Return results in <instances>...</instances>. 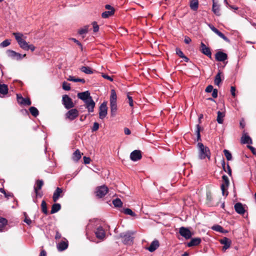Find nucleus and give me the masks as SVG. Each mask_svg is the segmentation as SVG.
<instances>
[{
	"label": "nucleus",
	"mask_w": 256,
	"mask_h": 256,
	"mask_svg": "<svg viewBox=\"0 0 256 256\" xmlns=\"http://www.w3.org/2000/svg\"><path fill=\"white\" fill-rule=\"evenodd\" d=\"M78 98L84 102L89 100L90 98H92V96L89 91L87 90L78 93Z\"/></svg>",
	"instance_id": "obj_17"
},
{
	"label": "nucleus",
	"mask_w": 256,
	"mask_h": 256,
	"mask_svg": "<svg viewBox=\"0 0 256 256\" xmlns=\"http://www.w3.org/2000/svg\"><path fill=\"white\" fill-rule=\"evenodd\" d=\"M102 76L104 78L106 79V80H110V82L113 81V78H112V77H111V76H108V75H106V74H102Z\"/></svg>",
	"instance_id": "obj_55"
},
{
	"label": "nucleus",
	"mask_w": 256,
	"mask_h": 256,
	"mask_svg": "<svg viewBox=\"0 0 256 256\" xmlns=\"http://www.w3.org/2000/svg\"><path fill=\"white\" fill-rule=\"evenodd\" d=\"M12 34L14 36L15 38L20 47L21 48L24 49L28 43L26 40L27 38L26 36H24L21 32H14Z\"/></svg>",
	"instance_id": "obj_2"
},
{
	"label": "nucleus",
	"mask_w": 256,
	"mask_h": 256,
	"mask_svg": "<svg viewBox=\"0 0 256 256\" xmlns=\"http://www.w3.org/2000/svg\"><path fill=\"white\" fill-rule=\"evenodd\" d=\"M81 158V153L78 150H76L73 154V160L78 161Z\"/></svg>",
	"instance_id": "obj_38"
},
{
	"label": "nucleus",
	"mask_w": 256,
	"mask_h": 256,
	"mask_svg": "<svg viewBox=\"0 0 256 256\" xmlns=\"http://www.w3.org/2000/svg\"><path fill=\"white\" fill-rule=\"evenodd\" d=\"M176 53L180 58H184L185 62H188V58L184 55V53L180 49L176 48Z\"/></svg>",
	"instance_id": "obj_37"
},
{
	"label": "nucleus",
	"mask_w": 256,
	"mask_h": 256,
	"mask_svg": "<svg viewBox=\"0 0 256 256\" xmlns=\"http://www.w3.org/2000/svg\"><path fill=\"white\" fill-rule=\"evenodd\" d=\"M8 92V88L5 84H0V96H4Z\"/></svg>",
	"instance_id": "obj_28"
},
{
	"label": "nucleus",
	"mask_w": 256,
	"mask_h": 256,
	"mask_svg": "<svg viewBox=\"0 0 256 256\" xmlns=\"http://www.w3.org/2000/svg\"><path fill=\"white\" fill-rule=\"evenodd\" d=\"M10 44V40H6L3 41L0 44V46L4 48L8 46Z\"/></svg>",
	"instance_id": "obj_48"
},
{
	"label": "nucleus",
	"mask_w": 256,
	"mask_h": 256,
	"mask_svg": "<svg viewBox=\"0 0 256 256\" xmlns=\"http://www.w3.org/2000/svg\"><path fill=\"white\" fill-rule=\"evenodd\" d=\"M198 156L200 160H204L208 158V160L210 158V152L209 148L203 144L201 142L198 144Z\"/></svg>",
	"instance_id": "obj_1"
},
{
	"label": "nucleus",
	"mask_w": 256,
	"mask_h": 256,
	"mask_svg": "<svg viewBox=\"0 0 256 256\" xmlns=\"http://www.w3.org/2000/svg\"><path fill=\"white\" fill-rule=\"evenodd\" d=\"M41 206H42V212L44 214H46L48 212L47 208H46V204L44 200L42 201V204H41Z\"/></svg>",
	"instance_id": "obj_47"
},
{
	"label": "nucleus",
	"mask_w": 256,
	"mask_h": 256,
	"mask_svg": "<svg viewBox=\"0 0 256 256\" xmlns=\"http://www.w3.org/2000/svg\"><path fill=\"white\" fill-rule=\"evenodd\" d=\"M124 134L126 135H128L130 134V130L128 128H124Z\"/></svg>",
	"instance_id": "obj_63"
},
{
	"label": "nucleus",
	"mask_w": 256,
	"mask_h": 256,
	"mask_svg": "<svg viewBox=\"0 0 256 256\" xmlns=\"http://www.w3.org/2000/svg\"><path fill=\"white\" fill-rule=\"evenodd\" d=\"M62 88L66 90H69L70 89V84L64 82L62 83Z\"/></svg>",
	"instance_id": "obj_49"
},
{
	"label": "nucleus",
	"mask_w": 256,
	"mask_h": 256,
	"mask_svg": "<svg viewBox=\"0 0 256 256\" xmlns=\"http://www.w3.org/2000/svg\"><path fill=\"white\" fill-rule=\"evenodd\" d=\"M108 192V188L105 186H102L98 187L96 190V195L99 198H101L104 196Z\"/></svg>",
	"instance_id": "obj_8"
},
{
	"label": "nucleus",
	"mask_w": 256,
	"mask_h": 256,
	"mask_svg": "<svg viewBox=\"0 0 256 256\" xmlns=\"http://www.w3.org/2000/svg\"><path fill=\"white\" fill-rule=\"evenodd\" d=\"M46 253L44 250H42L39 256H46Z\"/></svg>",
	"instance_id": "obj_64"
},
{
	"label": "nucleus",
	"mask_w": 256,
	"mask_h": 256,
	"mask_svg": "<svg viewBox=\"0 0 256 256\" xmlns=\"http://www.w3.org/2000/svg\"><path fill=\"white\" fill-rule=\"evenodd\" d=\"M68 240L62 241L57 244V248L58 251L62 252L66 250L68 247Z\"/></svg>",
	"instance_id": "obj_23"
},
{
	"label": "nucleus",
	"mask_w": 256,
	"mask_h": 256,
	"mask_svg": "<svg viewBox=\"0 0 256 256\" xmlns=\"http://www.w3.org/2000/svg\"><path fill=\"white\" fill-rule=\"evenodd\" d=\"M78 110L71 109L66 114V118L70 120H73L78 116Z\"/></svg>",
	"instance_id": "obj_6"
},
{
	"label": "nucleus",
	"mask_w": 256,
	"mask_h": 256,
	"mask_svg": "<svg viewBox=\"0 0 256 256\" xmlns=\"http://www.w3.org/2000/svg\"><path fill=\"white\" fill-rule=\"evenodd\" d=\"M134 232H127L121 234L120 238L122 239V242L126 244H131L132 243L134 238L132 235Z\"/></svg>",
	"instance_id": "obj_4"
},
{
	"label": "nucleus",
	"mask_w": 256,
	"mask_h": 256,
	"mask_svg": "<svg viewBox=\"0 0 256 256\" xmlns=\"http://www.w3.org/2000/svg\"><path fill=\"white\" fill-rule=\"evenodd\" d=\"M80 70L86 74H92L94 72L93 70L88 66H82Z\"/></svg>",
	"instance_id": "obj_34"
},
{
	"label": "nucleus",
	"mask_w": 256,
	"mask_h": 256,
	"mask_svg": "<svg viewBox=\"0 0 256 256\" xmlns=\"http://www.w3.org/2000/svg\"><path fill=\"white\" fill-rule=\"evenodd\" d=\"M60 208L61 206L60 204H54L52 206L50 213L54 214L60 210Z\"/></svg>",
	"instance_id": "obj_33"
},
{
	"label": "nucleus",
	"mask_w": 256,
	"mask_h": 256,
	"mask_svg": "<svg viewBox=\"0 0 256 256\" xmlns=\"http://www.w3.org/2000/svg\"><path fill=\"white\" fill-rule=\"evenodd\" d=\"M222 166L224 170L230 176L232 175V170L229 164H228L226 166L225 162L223 160L222 162Z\"/></svg>",
	"instance_id": "obj_35"
},
{
	"label": "nucleus",
	"mask_w": 256,
	"mask_h": 256,
	"mask_svg": "<svg viewBox=\"0 0 256 256\" xmlns=\"http://www.w3.org/2000/svg\"><path fill=\"white\" fill-rule=\"evenodd\" d=\"M88 26H85L83 28H80L78 30V33L80 34H86L88 32Z\"/></svg>",
	"instance_id": "obj_46"
},
{
	"label": "nucleus",
	"mask_w": 256,
	"mask_h": 256,
	"mask_svg": "<svg viewBox=\"0 0 256 256\" xmlns=\"http://www.w3.org/2000/svg\"><path fill=\"white\" fill-rule=\"evenodd\" d=\"M179 232L182 236L186 240L190 238L192 235L191 232L188 228L184 227H181L180 228Z\"/></svg>",
	"instance_id": "obj_14"
},
{
	"label": "nucleus",
	"mask_w": 256,
	"mask_h": 256,
	"mask_svg": "<svg viewBox=\"0 0 256 256\" xmlns=\"http://www.w3.org/2000/svg\"><path fill=\"white\" fill-rule=\"evenodd\" d=\"M98 128H99V124L98 122H94L93 127L92 128V132L96 131L98 129Z\"/></svg>",
	"instance_id": "obj_53"
},
{
	"label": "nucleus",
	"mask_w": 256,
	"mask_h": 256,
	"mask_svg": "<svg viewBox=\"0 0 256 256\" xmlns=\"http://www.w3.org/2000/svg\"><path fill=\"white\" fill-rule=\"evenodd\" d=\"M235 92H236V88H235V87L231 86V88H230L231 94L234 97L236 96Z\"/></svg>",
	"instance_id": "obj_60"
},
{
	"label": "nucleus",
	"mask_w": 256,
	"mask_h": 256,
	"mask_svg": "<svg viewBox=\"0 0 256 256\" xmlns=\"http://www.w3.org/2000/svg\"><path fill=\"white\" fill-rule=\"evenodd\" d=\"M208 26L212 32H214L215 34H218L220 38H222L226 42H230L229 40L222 32H221L217 28H216L214 26L210 24H209Z\"/></svg>",
	"instance_id": "obj_16"
},
{
	"label": "nucleus",
	"mask_w": 256,
	"mask_h": 256,
	"mask_svg": "<svg viewBox=\"0 0 256 256\" xmlns=\"http://www.w3.org/2000/svg\"><path fill=\"white\" fill-rule=\"evenodd\" d=\"M7 54L9 57L16 60H21L22 58L26 56V54L22 56L21 54L16 52L12 50H8L7 51Z\"/></svg>",
	"instance_id": "obj_11"
},
{
	"label": "nucleus",
	"mask_w": 256,
	"mask_h": 256,
	"mask_svg": "<svg viewBox=\"0 0 256 256\" xmlns=\"http://www.w3.org/2000/svg\"><path fill=\"white\" fill-rule=\"evenodd\" d=\"M108 107L106 102H102L99 108V118L100 119H104L107 115Z\"/></svg>",
	"instance_id": "obj_7"
},
{
	"label": "nucleus",
	"mask_w": 256,
	"mask_h": 256,
	"mask_svg": "<svg viewBox=\"0 0 256 256\" xmlns=\"http://www.w3.org/2000/svg\"><path fill=\"white\" fill-rule=\"evenodd\" d=\"M142 158V153L140 150H134L130 154V158L134 162L140 160Z\"/></svg>",
	"instance_id": "obj_15"
},
{
	"label": "nucleus",
	"mask_w": 256,
	"mask_h": 256,
	"mask_svg": "<svg viewBox=\"0 0 256 256\" xmlns=\"http://www.w3.org/2000/svg\"><path fill=\"white\" fill-rule=\"evenodd\" d=\"M220 243L222 244H224L223 249L226 250L230 248L231 244V241L229 238H224L220 240Z\"/></svg>",
	"instance_id": "obj_26"
},
{
	"label": "nucleus",
	"mask_w": 256,
	"mask_h": 256,
	"mask_svg": "<svg viewBox=\"0 0 256 256\" xmlns=\"http://www.w3.org/2000/svg\"><path fill=\"white\" fill-rule=\"evenodd\" d=\"M86 105V108L88 109L89 112H94V108L96 106L95 102L92 98H90L89 100L84 102Z\"/></svg>",
	"instance_id": "obj_12"
},
{
	"label": "nucleus",
	"mask_w": 256,
	"mask_h": 256,
	"mask_svg": "<svg viewBox=\"0 0 256 256\" xmlns=\"http://www.w3.org/2000/svg\"><path fill=\"white\" fill-rule=\"evenodd\" d=\"M116 94L114 90H111V94L110 96V104L116 103Z\"/></svg>",
	"instance_id": "obj_31"
},
{
	"label": "nucleus",
	"mask_w": 256,
	"mask_h": 256,
	"mask_svg": "<svg viewBox=\"0 0 256 256\" xmlns=\"http://www.w3.org/2000/svg\"><path fill=\"white\" fill-rule=\"evenodd\" d=\"M212 229L214 230H216L218 232H221L222 230V228L220 226L217 225V226H214L212 227Z\"/></svg>",
	"instance_id": "obj_54"
},
{
	"label": "nucleus",
	"mask_w": 256,
	"mask_h": 256,
	"mask_svg": "<svg viewBox=\"0 0 256 256\" xmlns=\"http://www.w3.org/2000/svg\"><path fill=\"white\" fill-rule=\"evenodd\" d=\"M222 182L220 186L222 194L224 196H227L228 193V188L229 186V180L228 176L226 175H224L222 176Z\"/></svg>",
	"instance_id": "obj_3"
},
{
	"label": "nucleus",
	"mask_w": 256,
	"mask_h": 256,
	"mask_svg": "<svg viewBox=\"0 0 256 256\" xmlns=\"http://www.w3.org/2000/svg\"><path fill=\"white\" fill-rule=\"evenodd\" d=\"M24 222L28 225H30L32 223V220L26 217L25 218Z\"/></svg>",
	"instance_id": "obj_62"
},
{
	"label": "nucleus",
	"mask_w": 256,
	"mask_h": 256,
	"mask_svg": "<svg viewBox=\"0 0 256 256\" xmlns=\"http://www.w3.org/2000/svg\"><path fill=\"white\" fill-rule=\"evenodd\" d=\"M127 97L128 100V103H129L130 106L131 107H133L134 103H133V100H132V97L130 96L129 94H128Z\"/></svg>",
	"instance_id": "obj_52"
},
{
	"label": "nucleus",
	"mask_w": 256,
	"mask_h": 256,
	"mask_svg": "<svg viewBox=\"0 0 256 256\" xmlns=\"http://www.w3.org/2000/svg\"><path fill=\"white\" fill-rule=\"evenodd\" d=\"M44 185V182L42 180H36V186H34V190L36 193V197H42V193L39 192L38 190H41L42 186Z\"/></svg>",
	"instance_id": "obj_10"
},
{
	"label": "nucleus",
	"mask_w": 256,
	"mask_h": 256,
	"mask_svg": "<svg viewBox=\"0 0 256 256\" xmlns=\"http://www.w3.org/2000/svg\"><path fill=\"white\" fill-rule=\"evenodd\" d=\"M248 148L250 150L252 151V152L253 154H256V149L253 146H248Z\"/></svg>",
	"instance_id": "obj_61"
},
{
	"label": "nucleus",
	"mask_w": 256,
	"mask_h": 256,
	"mask_svg": "<svg viewBox=\"0 0 256 256\" xmlns=\"http://www.w3.org/2000/svg\"><path fill=\"white\" fill-rule=\"evenodd\" d=\"M221 72L219 71V72L215 76L214 78V84L218 86H219L220 83L222 82L221 80Z\"/></svg>",
	"instance_id": "obj_36"
},
{
	"label": "nucleus",
	"mask_w": 256,
	"mask_h": 256,
	"mask_svg": "<svg viewBox=\"0 0 256 256\" xmlns=\"http://www.w3.org/2000/svg\"><path fill=\"white\" fill-rule=\"evenodd\" d=\"M191 38L190 37L188 36H186L184 37V42L186 44H188L191 42Z\"/></svg>",
	"instance_id": "obj_58"
},
{
	"label": "nucleus",
	"mask_w": 256,
	"mask_h": 256,
	"mask_svg": "<svg viewBox=\"0 0 256 256\" xmlns=\"http://www.w3.org/2000/svg\"><path fill=\"white\" fill-rule=\"evenodd\" d=\"M225 116V112H224L218 111V116L216 120L220 124H222L224 122V118Z\"/></svg>",
	"instance_id": "obj_30"
},
{
	"label": "nucleus",
	"mask_w": 256,
	"mask_h": 256,
	"mask_svg": "<svg viewBox=\"0 0 256 256\" xmlns=\"http://www.w3.org/2000/svg\"><path fill=\"white\" fill-rule=\"evenodd\" d=\"M83 158L85 164H89L91 160L89 157L84 156Z\"/></svg>",
	"instance_id": "obj_57"
},
{
	"label": "nucleus",
	"mask_w": 256,
	"mask_h": 256,
	"mask_svg": "<svg viewBox=\"0 0 256 256\" xmlns=\"http://www.w3.org/2000/svg\"><path fill=\"white\" fill-rule=\"evenodd\" d=\"M212 96L214 98H216L218 96V90L214 89L212 91Z\"/></svg>",
	"instance_id": "obj_59"
},
{
	"label": "nucleus",
	"mask_w": 256,
	"mask_h": 256,
	"mask_svg": "<svg viewBox=\"0 0 256 256\" xmlns=\"http://www.w3.org/2000/svg\"><path fill=\"white\" fill-rule=\"evenodd\" d=\"M201 242V239L200 238H192L190 241L187 244L188 247L196 246L198 245Z\"/></svg>",
	"instance_id": "obj_25"
},
{
	"label": "nucleus",
	"mask_w": 256,
	"mask_h": 256,
	"mask_svg": "<svg viewBox=\"0 0 256 256\" xmlns=\"http://www.w3.org/2000/svg\"><path fill=\"white\" fill-rule=\"evenodd\" d=\"M93 29L94 32H98L99 30V26L96 22H92Z\"/></svg>",
	"instance_id": "obj_51"
},
{
	"label": "nucleus",
	"mask_w": 256,
	"mask_h": 256,
	"mask_svg": "<svg viewBox=\"0 0 256 256\" xmlns=\"http://www.w3.org/2000/svg\"><path fill=\"white\" fill-rule=\"evenodd\" d=\"M110 112L112 116L116 114L117 110V104L116 103L110 104Z\"/></svg>",
	"instance_id": "obj_40"
},
{
	"label": "nucleus",
	"mask_w": 256,
	"mask_h": 256,
	"mask_svg": "<svg viewBox=\"0 0 256 256\" xmlns=\"http://www.w3.org/2000/svg\"><path fill=\"white\" fill-rule=\"evenodd\" d=\"M7 224L8 220L6 218L0 217V232L4 230Z\"/></svg>",
	"instance_id": "obj_29"
},
{
	"label": "nucleus",
	"mask_w": 256,
	"mask_h": 256,
	"mask_svg": "<svg viewBox=\"0 0 256 256\" xmlns=\"http://www.w3.org/2000/svg\"><path fill=\"white\" fill-rule=\"evenodd\" d=\"M96 238L100 240H103L106 236V232L102 226L97 228L95 232Z\"/></svg>",
	"instance_id": "obj_18"
},
{
	"label": "nucleus",
	"mask_w": 256,
	"mask_h": 256,
	"mask_svg": "<svg viewBox=\"0 0 256 256\" xmlns=\"http://www.w3.org/2000/svg\"><path fill=\"white\" fill-rule=\"evenodd\" d=\"M112 204L115 207L120 208L122 206V202L120 198H116L113 200Z\"/></svg>",
	"instance_id": "obj_42"
},
{
	"label": "nucleus",
	"mask_w": 256,
	"mask_h": 256,
	"mask_svg": "<svg viewBox=\"0 0 256 256\" xmlns=\"http://www.w3.org/2000/svg\"><path fill=\"white\" fill-rule=\"evenodd\" d=\"M216 60L218 62H224L228 58L227 54L222 52H218L215 55Z\"/></svg>",
	"instance_id": "obj_19"
},
{
	"label": "nucleus",
	"mask_w": 256,
	"mask_h": 256,
	"mask_svg": "<svg viewBox=\"0 0 256 256\" xmlns=\"http://www.w3.org/2000/svg\"><path fill=\"white\" fill-rule=\"evenodd\" d=\"M196 134L197 136V139L198 140L200 139V126L199 124H197L196 126Z\"/></svg>",
	"instance_id": "obj_50"
},
{
	"label": "nucleus",
	"mask_w": 256,
	"mask_h": 256,
	"mask_svg": "<svg viewBox=\"0 0 256 256\" xmlns=\"http://www.w3.org/2000/svg\"><path fill=\"white\" fill-rule=\"evenodd\" d=\"M106 10H108L102 13V18H108L109 16H112L114 13V9L113 7L109 4H106L105 6Z\"/></svg>",
	"instance_id": "obj_9"
},
{
	"label": "nucleus",
	"mask_w": 256,
	"mask_h": 256,
	"mask_svg": "<svg viewBox=\"0 0 256 256\" xmlns=\"http://www.w3.org/2000/svg\"><path fill=\"white\" fill-rule=\"evenodd\" d=\"M63 196L62 194V190L61 188H60L58 187L56 190L54 191L53 196H52V200L54 202H56L58 200L60 197H62Z\"/></svg>",
	"instance_id": "obj_20"
},
{
	"label": "nucleus",
	"mask_w": 256,
	"mask_h": 256,
	"mask_svg": "<svg viewBox=\"0 0 256 256\" xmlns=\"http://www.w3.org/2000/svg\"><path fill=\"white\" fill-rule=\"evenodd\" d=\"M224 153L228 160H232V155L229 150H224Z\"/></svg>",
	"instance_id": "obj_44"
},
{
	"label": "nucleus",
	"mask_w": 256,
	"mask_h": 256,
	"mask_svg": "<svg viewBox=\"0 0 256 256\" xmlns=\"http://www.w3.org/2000/svg\"><path fill=\"white\" fill-rule=\"evenodd\" d=\"M241 142L244 144H252V140L251 138L246 134H244L242 135L241 138Z\"/></svg>",
	"instance_id": "obj_27"
},
{
	"label": "nucleus",
	"mask_w": 256,
	"mask_h": 256,
	"mask_svg": "<svg viewBox=\"0 0 256 256\" xmlns=\"http://www.w3.org/2000/svg\"><path fill=\"white\" fill-rule=\"evenodd\" d=\"M36 49V47L33 44H28L27 43V44L24 46L23 50H30L32 52H34Z\"/></svg>",
	"instance_id": "obj_45"
},
{
	"label": "nucleus",
	"mask_w": 256,
	"mask_h": 256,
	"mask_svg": "<svg viewBox=\"0 0 256 256\" xmlns=\"http://www.w3.org/2000/svg\"><path fill=\"white\" fill-rule=\"evenodd\" d=\"M30 114L36 117L38 115V109L32 106L29 109Z\"/></svg>",
	"instance_id": "obj_43"
},
{
	"label": "nucleus",
	"mask_w": 256,
	"mask_h": 256,
	"mask_svg": "<svg viewBox=\"0 0 256 256\" xmlns=\"http://www.w3.org/2000/svg\"><path fill=\"white\" fill-rule=\"evenodd\" d=\"M198 6V0H192L190 2V8L194 10H196Z\"/></svg>",
	"instance_id": "obj_32"
},
{
	"label": "nucleus",
	"mask_w": 256,
	"mask_h": 256,
	"mask_svg": "<svg viewBox=\"0 0 256 256\" xmlns=\"http://www.w3.org/2000/svg\"><path fill=\"white\" fill-rule=\"evenodd\" d=\"M62 104L67 110L72 108L74 106L72 98L66 94L62 96Z\"/></svg>",
	"instance_id": "obj_5"
},
{
	"label": "nucleus",
	"mask_w": 256,
	"mask_h": 256,
	"mask_svg": "<svg viewBox=\"0 0 256 256\" xmlns=\"http://www.w3.org/2000/svg\"><path fill=\"white\" fill-rule=\"evenodd\" d=\"M16 98L18 102L21 105L30 106L31 104L30 98H24L20 94H17Z\"/></svg>",
	"instance_id": "obj_13"
},
{
	"label": "nucleus",
	"mask_w": 256,
	"mask_h": 256,
	"mask_svg": "<svg viewBox=\"0 0 256 256\" xmlns=\"http://www.w3.org/2000/svg\"><path fill=\"white\" fill-rule=\"evenodd\" d=\"M234 209L236 212L240 214H244L246 211L243 205L240 202H238L235 204Z\"/></svg>",
	"instance_id": "obj_22"
},
{
	"label": "nucleus",
	"mask_w": 256,
	"mask_h": 256,
	"mask_svg": "<svg viewBox=\"0 0 256 256\" xmlns=\"http://www.w3.org/2000/svg\"><path fill=\"white\" fill-rule=\"evenodd\" d=\"M201 52L202 54L211 58L212 52L209 48L207 47L203 42L201 43Z\"/></svg>",
	"instance_id": "obj_21"
},
{
	"label": "nucleus",
	"mask_w": 256,
	"mask_h": 256,
	"mask_svg": "<svg viewBox=\"0 0 256 256\" xmlns=\"http://www.w3.org/2000/svg\"><path fill=\"white\" fill-rule=\"evenodd\" d=\"M159 246V242L158 240H154L152 242L149 247L146 249L150 252H153L156 250Z\"/></svg>",
	"instance_id": "obj_24"
},
{
	"label": "nucleus",
	"mask_w": 256,
	"mask_h": 256,
	"mask_svg": "<svg viewBox=\"0 0 256 256\" xmlns=\"http://www.w3.org/2000/svg\"><path fill=\"white\" fill-rule=\"evenodd\" d=\"M122 212L124 214L130 215L132 216H136V214L133 212L131 209L128 208H124Z\"/></svg>",
	"instance_id": "obj_41"
},
{
	"label": "nucleus",
	"mask_w": 256,
	"mask_h": 256,
	"mask_svg": "<svg viewBox=\"0 0 256 256\" xmlns=\"http://www.w3.org/2000/svg\"><path fill=\"white\" fill-rule=\"evenodd\" d=\"M214 89L213 88V86L212 85L208 86L206 88V92H212Z\"/></svg>",
	"instance_id": "obj_56"
},
{
	"label": "nucleus",
	"mask_w": 256,
	"mask_h": 256,
	"mask_svg": "<svg viewBox=\"0 0 256 256\" xmlns=\"http://www.w3.org/2000/svg\"><path fill=\"white\" fill-rule=\"evenodd\" d=\"M212 11L216 14L218 16L220 14L219 6L214 2H213L212 4Z\"/></svg>",
	"instance_id": "obj_39"
}]
</instances>
